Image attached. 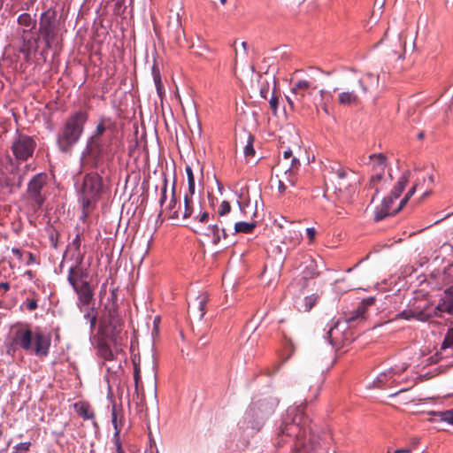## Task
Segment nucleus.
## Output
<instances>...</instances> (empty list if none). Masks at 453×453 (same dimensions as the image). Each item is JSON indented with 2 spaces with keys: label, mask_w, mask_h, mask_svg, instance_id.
Listing matches in <instances>:
<instances>
[{
  "label": "nucleus",
  "mask_w": 453,
  "mask_h": 453,
  "mask_svg": "<svg viewBox=\"0 0 453 453\" xmlns=\"http://www.w3.org/2000/svg\"><path fill=\"white\" fill-rule=\"evenodd\" d=\"M84 255H78L75 257V264L72 265L68 271V282L73 288L81 285L82 281H87L88 272L87 269L82 267Z\"/></svg>",
  "instance_id": "obj_11"
},
{
  "label": "nucleus",
  "mask_w": 453,
  "mask_h": 453,
  "mask_svg": "<svg viewBox=\"0 0 453 453\" xmlns=\"http://www.w3.org/2000/svg\"><path fill=\"white\" fill-rule=\"evenodd\" d=\"M113 441H114V445H115V450L112 453H125V451L122 448L121 442H120L119 436V437L113 436Z\"/></svg>",
  "instance_id": "obj_51"
},
{
  "label": "nucleus",
  "mask_w": 453,
  "mask_h": 453,
  "mask_svg": "<svg viewBox=\"0 0 453 453\" xmlns=\"http://www.w3.org/2000/svg\"><path fill=\"white\" fill-rule=\"evenodd\" d=\"M303 414L298 407H291L287 411V417L282 421L278 434L276 444L281 446L284 443V437L294 436L296 438L295 445L296 453H302L303 449H306V453H314L322 447L321 438L319 434H311L309 443L304 446L302 441V436L305 434V430L302 426Z\"/></svg>",
  "instance_id": "obj_1"
},
{
  "label": "nucleus",
  "mask_w": 453,
  "mask_h": 453,
  "mask_svg": "<svg viewBox=\"0 0 453 453\" xmlns=\"http://www.w3.org/2000/svg\"><path fill=\"white\" fill-rule=\"evenodd\" d=\"M300 166V161L298 158L292 157L289 161H279L277 167L279 170L293 171L297 173Z\"/></svg>",
  "instance_id": "obj_34"
},
{
  "label": "nucleus",
  "mask_w": 453,
  "mask_h": 453,
  "mask_svg": "<svg viewBox=\"0 0 453 453\" xmlns=\"http://www.w3.org/2000/svg\"><path fill=\"white\" fill-rule=\"evenodd\" d=\"M339 325H340L339 320L334 322V324L329 327V329L326 333V337H327L330 344H332L333 346L338 345L341 342V338H340L341 332L339 330Z\"/></svg>",
  "instance_id": "obj_29"
},
{
  "label": "nucleus",
  "mask_w": 453,
  "mask_h": 453,
  "mask_svg": "<svg viewBox=\"0 0 453 453\" xmlns=\"http://www.w3.org/2000/svg\"><path fill=\"white\" fill-rule=\"evenodd\" d=\"M123 418L124 414L121 406H118L114 403L111 408V423L114 427V437H119L120 434Z\"/></svg>",
  "instance_id": "obj_22"
},
{
  "label": "nucleus",
  "mask_w": 453,
  "mask_h": 453,
  "mask_svg": "<svg viewBox=\"0 0 453 453\" xmlns=\"http://www.w3.org/2000/svg\"><path fill=\"white\" fill-rule=\"evenodd\" d=\"M317 88L313 81L299 80L291 88V94L295 96V99L300 104L302 109L310 108L309 104L305 102L306 96H311Z\"/></svg>",
  "instance_id": "obj_10"
},
{
  "label": "nucleus",
  "mask_w": 453,
  "mask_h": 453,
  "mask_svg": "<svg viewBox=\"0 0 453 453\" xmlns=\"http://www.w3.org/2000/svg\"><path fill=\"white\" fill-rule=\"evenodd\" d=\"M385 3H386V0H375L374 1V10H373L372 15L375 14L376 9H378V11L380 13L385 5Z\"/></svg>",
  "instance_id": "obj_55"
},
{
  "label": "nucleus",
  "mask_w": 453,
  "mask_h": 453,
  "mask_svg": "<svg viewBox=\"0 0 453 453\" xmlns=\"http://www.w3.org/2000/svg\"><path fill=\"white\" fill-rule=\"evenodd\" d=\"M31 446L30 441L20 442L14 446L12 453H27Z\"/></svg>",
  "instance_id": "obj_43"
},
{
  "label": "nucleus",
  "mask_w": 453,
  "mask_h": 453,
  "mask_svg": "<svg viewBox=\"0 0 453 453\" xmlns=\"http://www.w3.org/2000/svg\"><path fill=\"white\" fill-rule=\"evenodd\" d=\"M175 185H173L172 193H171V199L168 203V204L163 209V211L166 212L168 214V218L171 219L178 220L180 219V205H179L178 210H175L176 206V197H175Z\"/></svg>",
  "instance_id": "obj_23"
},
{
  "label": "nucleus",
  "mask_w": 453,
  "mask_h": 453,
  "mask_svg": "<svg viewBox=\"0 0 453 453\" xmlns=\"http://www.w3.org/2000/svg\"><path fill=\"white\" fill-rule=\"evenodd\" d=\"M106 130V127L104 125V120L103 119L97 126H96V131L95 133L93 134V135L91 137H100V136H104V134Z\"/></svg>",
  "instance_id": "obj_47"
},
{
  "label": "nucleus",
  "mask_w": 453,
  "mask_h": 453,
  "mask_svg": "<svg viewBox=\"0 0 453 453\" xmlns=\"http://www.w3.org/2000/svg\"><path fill=\"white\" fill-rule=\"evenodd\" d=\"M288 188V185L285 183L284 180L278 179V190L280 193H284Z\"/></svg>",
  "instance_id": "obj_59"
},
{
  "label": "nucleus",
  "mask_w": 453,
  "mask_h": 453,
  "mask_svg": "<svg viewBox=\"0 0 453 453\" xmlns=\"http://www.w3.org/2000/svg\"><path fill=\"white\" fill-rule=\"evenodd\" d=\"M208 295L202 293L188 303V312L198 319H202L205 314V305L208 302Z\"/></svg>",
  "instance_id": "obj_17"
},
{
  "label": "nucleus",
  "mask_w": 453,
  "mask_h": 453,
  "mask_svg": "<svg viewBox=\"0 0 453 453\" xmlns=\"http://www.w3.org/2000/svg\"><path fill=\"white\" fill-rule=\"evenodd\" d=\"M407 367L408 366L406 365H403L399 368H390L380 373L377 376L376 380L373 381L374 386L377 388H383L396 383V376H399L402 372H403Z\"/></svg>",
  "instance_id": "obj_14"
},
{
  "label": "nucleus",
  "mask_w": 453,
  "mask_h": 453,
  "mask_svg": "<svg viewBox=\"0 0 453 453\" xmlns=\"http://www.w3.org/2000/svg\"><path fill=\"white\" fill-rule=\"evenodd\" d=\"M56 13L46 11L42 13L39 22L38 33L46 43L47 48H50L56 38Z\"/></svg>",
  "instance_id": "obj_6"
},
{
  "label": "nucleus",
  "mask_w": 453,
  "mask_h": 453,
  "mask_svg": "<svg viewBox=\"0 0 453 453\" xmlns=\"http://www.w3.org/2000/svg\"><path fill=\"white\" fill-rule=\"evenodd\" d=\"M293 157L292 150L290 149L287 150L283 153V158L280 159V161L288 162Z\"/></svg>",
  "instance_id": "obj_64"
},
{
  "label": "nucleus",
  "mask_w": 453,
  "mask_h": 453,
  "mask_svg": "<svg viewBox=\"0 0 453 453\" xmlns=\"http://www.w3.org/2000/svg\"><path fill=\"white\" fill-rule=\"evenodd\" d=\"M103 191L102 177L97 173H90L84 176L80 194L83 211H88L99 198Z\"/></svg>",
  "instance_id": "obj_4"
},
{
  "label": "nucleus",
  "mask_w": 453,
  "mask_h": 453,
  "mask_svg": "<svg viewBox=\"0 0 453 453\" xmlns=\"http://www.w3.org/2000/svg\"><path fill=\"white\" fill-rule=\"evenodd\" d=\"M88 116L85 111H78L70 115L57 137V143L62 152L69 153L79 142Z\"/></svg>",
  "instance_id": "obj_3"
},
{
  "label": "nucleus",
  "mask_w": 453,
  "mask_h": 453,
  "mask_svg": "<svg viewBox=\"0 0 453 453\" xmlns=\"http://www.w3.org/2000/svg\"><path fill=\"white\" fill-rule=\"evenodd\" d=\"M286 99L288 101V104L289 107L292 110H295L296 107L300 106V104L296 101L295 96H287Z\"/></svg>",
  "instance_id": "obj_53"
},
{
  "label": "nucleus",
  "mask_w": 453,
  "mask_h": 453,
  "mask_svg": "<svg viewBox=\"0 0 453 453\" xmlns=\"http://www.w3.org/2000/svg\"><path fill=\"white\" fill-rule=\"evenodd\" d=\"M195 213L194 203L188 194L184 196L183 210L180 209V218L187 219L191 218Z\"/></svg>",
  "instance_id": "obj_30"
},
{
  "label": "nucleus",
  "mask_w": 453,
  "mask_h": 453,
  "mask_svg": "<svg viewBox=\"0 0 453 453\" xmlns=\"http://www.w3.org/2000/svg\"><path fill=\"white\" fill-rule=\"evenodd\" d=\"M210 214L207 211H199L194 215V219L201 223H206L209 220Z\"/></svg>",
  "instance_id": "obj_48"
},
{
  "label": "nucleus",
  "mask_w": 453,
  "mask_h": 453,
  "mask_svg": "<svg viewBox=\"0 0 453 453\" xmlns=\"http://www.w3.org/2000/svg\"><path fill=\"white\" fill-rule=\"evenodd\" d=\"M273 94H274V91L273 92ZM269 104L271 109L273 111L274 113H276V111L278 109V98L274 95L272 96Z\"/></svg>",
  "instance_id": "obj_54"
},
{
  "label": "nucleus",
  "mask_w": 453,
  "mask_h": 453,
  "mask_svg": "<svg viewBox=\"0 0 453 453\" xmlns=\"http://www.w3.org/2000/svg\"><path fill=\"white\" fill-rule=\"evenodd\" d=\"M338 102L342 105L357 104L358 96L354 91H343L339 94Z\"/></svg>",
  "instance_id": "obj_32"
},
{
  "label": "nucleus",
  "mask_w": 453,
  "mask_h": 453,
  "mask_svg": "<svg viewBox=\"0 0 453 453\" xmlns=\"http://www.w3.org/2000/svg\"><path fill=\"white\" fill-rule=\"evenodd\" d=\"M254 137L251 134L248 135V142L244 147L243 152L247 158L252 157L255 155V150L253 147Z\"/></svg>",
  "instance_id": "obj_40"
},
{
  "label": "nucleus",
  "mask_w": 453,
  "mask_h": 453,
  "mask_svg": "<svg viewBox=\"0 0 453 453\" xmlns=\"http://www.w3.org/2000/svg\"><path fill=\"white\" fill-rule=\"evenodd\" d=\"M453 345V328L449 327L446 337L441 344V349H446Z\"/></svg>",
  "instance_id": "obj_41"
},
{
  "label": "nucleus",
  "mask_w": 453,
  "mask_h": 453,
  "mask_svg": "<svg viewBox=\"0 0 453 453\" xmlns=\"http://www.w3.org/2000/svg\"><path fill=\"white\" fill-rule=\"evenodd\" d=\"M445 296L441 299L436 306L435 315L441 317V313L446 312L449 315L453 313V287L448 288L444 292Z\"/></svg>",
  "instance_id": "obj_20"
},
{
  "label": "nucleus",
  "mask_w": 453,
  "mask_h": 453,
  "mask_svg": "<svg viewBox=\"0 0 453 453\" xmlns=\"http://www.w3.org/2000/svg\"><path fill=\"white\" fill-rule=\"evenodd\" d=\"M392 52L394 54H399L400 51L405 49V41L403 38L402 34H397L394 36L392 41Z\"/></svg>",
  "instance_id": "obj_37"
},
{
  "label": "nucleus",
  "mask_w": 453,
  "mask_h": 453,
  "mask_svg": "<svg viewBox=\"0 0 453 453\" xmlns=\"http://www.w3.org/2000/svg\"><path fill=\"white\" fill-rule=\"evenodd\" d=\"M434 184V177L429 173H421L417 177L414 185L405 195L404 198L401 201V206H403L407 201L412 196L417 190H421L424 186L426 188L424 190L421 198H425L431 193V188Z\"/></svg>",
  "instance_id": "obj_12"
},
{
  "label": "nucleus",
  "mask_w": 453,
  "mask_h": 453,
  "mask_svg": "<svg viewBox=\"0 0 453 453\" xmlns=\"http://www.w3.org/2000/svg\"><path fill=\"white\" fill-rule=\"evenodd\" d=\"M36 142L33 137L27 134H18L12 142V150L19 160H27L32 157Z\"/></svg>",
  "instance_id": "obj_7"
},
{
  "label": "nucleus",
  "mask_w": 453,
  "mask_h": 453,
  "mask_svg": "<svg viewBox=\"0 0 453 453\" xmlns=\"http://www.w3.org/2000/svg\"><path fill=\"white\" fill-rule=\"evenodd\" d=\"M231 211V205L227 201H223L219 209H218V215L219 218H222L228 214Z\"/></svg>",
  "instance_id": "obj_42"
},
{
  "label": "nucleus",
  "mask_w": 453,
  "mask_h": 453,
  "mask_svg": "<svg viewBox=\"0 0 453 453\" xmlns=\"http://www.w3.org/2000/svg\"><path fill=\"white\" fill-rule=\"evenodd\" d=\"M373 172L384 173L387 166V157L383 154H372L369 157Z\"/></svg>",
  "instance_id": "obj_24"
},
{
  "label": "nucleus",
  "mask_w": 453,
  "mask_h": 453,
  "mask_svg": "<svg viewBox=\"0 0 453 453\" xmlns=\"http://www.w3.org/2000/svg\"><path fill=\"white\" fill-rule=\"evenodd\" d=\"M74 409L83 419H93L95 417L92 407L85 402H79L74 404Z\"/></svg>",
  "instance_id": "obj_27"
},
{
  "label": "nucleus",
  "mask_w": 453,
  "mask_h": 453,
  "mask_svg": "<svg viewBox=\"0 0 453 453\" xmlns=\"http://www.w3.org/2000/svg\"><path fill=\"white\" fill-rule=\"evenodd\" d=\"M375 302L374 297H369L366 299H363L362 302L359 303L357 308L352 311L349 316L345 318V324L348 325H354V324H359L360 322L365 321V312L367 311V308L371 305H372Z\"/></svg>",
  "instance_id": "obj_15"
},
{
  "label": "nucleus",
  "mask_w": 453,
  "mask_h": 453,
  "mask_svg": "<svg viewBox=\"0 0 453 453\" xmlns=\"http://www.w3.org/2000/svg\"><path fill=\"white\" fill-rule=\"evenodd\" d=\"M122 320L118 315L116 310L112 309L109 311V319L107 321V326L105 331L107 334H111V337L117 341L119 334L121 333Z\"/></svg>",
  "instance_id": "obj_18"
},
{
  "label": "nucleus",
  "mask_w": 453,
  "mask_h": 453,
  "mask_svg": "<svg viewBox=\"0 0 453 453\" xmlns=\"http://www.w3.org/2000/svg\"><path fill=\"white\" fill-rule=\"evenodd\" d=\"M186 173H187V177H188V183L195 182L194 173H193V171L190 166L186 167Z\"/></svg>",
  "instance_id": "obj_60"
},
{
  "label": "nucleus",
  "mask_w": 453,
  "mask_h": 453,
  "mask_svg": "<svg viewBox=\"0 0 453 453\" xmlns=\"http://www.w3.org/2000/svg\"><path fill=\"white\" fill-rule=\"evenodd\" d=\"M256 226H257V223L255 221H252V222L239 221V222L234 223V232L235 233L250 234L254 230Z\"/></svg>",
  "instance_id": "obj_35"
},
{
  "label": "nucleus",
  "mask_w": 453,
  "mask_h": 453,
  "mask_svg": "<svg viewBox=\"0 0 453 453\" xmlns=\"http://www.w3.org/2000/svg\"><path fill=\"white\" fill-rule=\"evenodd\" d=\"M329 180L334 186L335 192L340 195L354 192L352 180L347 170L340 165L331 166Z\"/></svg>",
  "instance_id": "obj_5"
},
{
  "label": "nucleus",
  "mask_w": 453,
  "mask_h": 453,
  "mask_svg": "<svg viewBox=\"0 0 453 453\" xmlns=\"http://www.w3.org/2000/svg\"><path fill=\"white\" fill-rule=\"evenodd\" d=\"M152 75H153V79H154V82L156 85L157 94L160 96L163 92L164 86L162 83L159 69L155 64L152 66Z\"/></svg>",
  "instance_id": "obj_39"
},
{
  "label": "nucleus",
  "mask_w": 453,
  "mask_h": 453,
  "mask_svg": "<svg viewBox=\"0 0 453 453\" xmlns=\"http://www.w3.org/2000/svg\"><path fill=\"white\" fill-rule=\"evenodd\" d=\"M319 96H320L321 101L327 100L332 97L331 94L325 89L319 90Z\"/></svg>",
  "instance_id": "obj_62"
},
{
  "label": "nucleus",
  "mask_w": 453,
  "mask_h": 453,
  "mask_svg": "<svg viewBox=\"0 0 453 453\" xmlns=\"http://www.w3.org/2000/svg\"><path fill=\"white\" fill-rule=\"evenodd\" d=\"M384 175V173H380V172H374V174L372 175L371 179H370V187L371 188H374L375 187V183L380 181L382 177Z\"/></svg>",
  "instance_id": "obj_50"
},
{
  "label": "nucleus",
  "mask_w": 453,
  "mask_h": 453,
  "mask_svg": "<svg viewBox=\"0 0 453 453\" xmlns=\"http://www.w3.org/2000/svg\"><path fill=\"white\" fill-rule=\"evenodd\" d=\"M134 380L135 385V391L137 392L139 389V383L141 380V370L139 365L134 361Z\"/></svg>",
  "instance_id": "obj_44"
},
{
  "label": "nucleus",
  "mask_w": 453,
  "mask_h": 453,
  "mask_svg": "<svg viewBox=\"0 0 453 453\" xmlns=\"http://www.w3.org/2000/svg\"><path fill=\"white\" fill-rule=\"evenodd\" d=\"M109 140L104 136L90 137L88 141L86 150L88 156L95 160H99L107 152Z\"/></svg>",
  "instance_id": "obj_13"
},
{
  "label": "nucleus",
  "mask_w": 453,
  "mask_h": 453,
  "mask_svg": "<svg viewBox=\"0 0 453 453\" xmlns=\"http://www.w3.org/2000/svg\"><path fill=\"white\" fill-rule=\"evenodd\" d=\"M51 338L40 329L35 333L28 324L20 325L13 333L8 354H14L19 349L26 352H34L37 357H47L50 347Z\"/></svg>",
  "instance_id": "obj_2"
},
{
  "label": "nucleus",
  "mask_w": 453,
  "mask_h": 453,
  "mask_svg": "<svg viewBox=\"0 0 453 453\" xmlns=\"http://www.w3.org/2000/svg\"><path fill=\"white\" fill-rule=\"evenodd\" d=\"M276 178L284 180L287 185L294 187L296 182V173L293 171L279 170L276 166Z\"/></svg>",
  "instance_id": "obj_31"
},
{
  "label": "nucleus",
  "mask_w": 453,
  "mask_h": 453,
  "mask_svg": "<svg viewBox=\"0 0 453 453\" xmlns=\"http://www.w3.org/2000/svg\"><path fill=\"white\" fill-rule=\"evenodd\" d=\"M18 23H19V25L28 28V29L24 28L22 31V33H23L22 39L25 42L26 41L25 36H24L25 34L27 32L32 31L35 27L36 20L32 19V17L29 13L24 12V13H21L18 17Z\"/></svg>",
  "instance_id": "obj_26"
},
{
  "label": "nucleus",
  "mask_w": 453,
  "mask_h": 453,
  "mask_svg": "<svg viewBox=\"0 0 453 453\" xmlns=\"http://www.w3.org/2000/svg\"><path fill=\"white\" fill-rule=\"evenodd\" d=\"M365 80L360 79L358 81L359 87L361 88L362 94L364 95H365L369 90L368 86L365 84V81L372 85H377L379 82V75L373 74L372 73H367L365 76Z\"/></svg>",
  "instance_id": "obj_33"
},
{
  "label": "nucleus",
  "mask_w": 453,
  "mask_h": 453,
  "mask_svg": "<svg viewBox=\"0 0 453 453\" xmlns=\"http://www.w3.org/2000/svg\"><path fill=\"white\" fill-rule=\"evenodd\" d=\"M268 94H269V83H267L266 85H262L261 88H260V96L266 99L267 96H268Z\"/></svg>",
  "instance_id": "obj_58"
},
{
  "label": "nucleus",
  "mask_w": 453,
  "mask_h": 453,
  "mask_svg": "<svg viewBox=\"0 0 453 453\" xmlns=\"http://www.w3.org/2000/svg\"><path fill=\"white\" fill-rule=\"evenodd\" d=\"M414 315V319L420 321H426L429 319V316L424 311H415Z\"/></svg>",
  "instance_id": "obj_56"
},
{
  "label": "nucleus",
  "mask_w": 453,
  "mask_h": 453,
  "mask_svg": "<svg viewBox=\"0 0 453 453\" xmlns=\"http://www.w3.org/2000/svg\"><path fill=\"white\" fill-rule=\"evenodd\" d=\"M98 353L105 360L114 359V353L111 349L110 346L106 342H99Z\"/></svg>",
  "instance_id": "obj_38"
},
{
  "label": "nucleus",
  "mask_w": 453,
  "mask_h": 453,
  "mask_svg": "<svg viewBox=\"0 0 453 453\" xmlns=\"http://www.w3.org/2000/svg\"><path fill=\"white\" fill-rule=\"evenodd\" d=\"M306 233H307V236H308L310 242H313L315 235H316L315 229L313 227H309L306 229Z\"/></svg>",
  "instance_id": "obj_63"
},
{
  "label": "nucleus",
  "mask_w": 453,
  "mask_h": 453,
  "mask_svg": "<svg viewBox=\"0 0 453 453\" xmlns=\"http://www.w3.org/2000/svg\"><path fill=\"white\" fill-rule=\"evenodd\" d=\"M84 317L89 320L90 323V328L93 329L96 324V315L92 314L91 312L88 311Z\"/></svg>",
  "instance_id": "obj_52"
},
{
  "label": "nucleus",
  "mask_w": 453,
  "mask_h": 453,
  "mask_svg": "<svg viewBox=\"0 0 453 453\" xmlns=\"http://www.w3.org/2000/svg\"><path fill=\"white\" fill-rule=\"evenodd\" d=\"M429 421L436 424L437 430H446L450 425H453V410L444 411H432Z\"/></svg>",
  "instance_id": "obj_16"
},
{
  "label": "nucleus",
  "mask_w": 453,
  "mask_h": 453,
  "mask_svg": "<svg viewBox=\"0 0 453 453\" xmlns=\"http://www.w3.org/2000/svg\"><path fill=\"white\" fill-rule=\"evenodd\" d=\"M48 176L46 173H41L35 175L27 185V196L32 200L37 208H40L44 201L45 195L42 189L47 184Z\"/></svg>",
  "instance_id": "obj_8"
},
{
  "label": "nucleus",
  "mask_w": 453,
  "mask_h": 453,
  "mask_svg": "<svg viewBox=\"0 0 453 453\" xmlns=\"http://www.w3.org/2000/svg\"><path fill=\"white\" fill-rule=\"evenodd\" d=\"M275 410V403L273 402H268L266 400H259L252 403L248 411H246V417L249 419H254L257 425L260 424Z\"/></svg>",
  "instance_id": "obj_9"
},
{
  "label": "nucleus",
  "mask_w": 453,
  "mask_h": 453,
  "mask_svg": "<svg viewBox=\"0 0 453 453\" xmlns=\"http://www.w3.org/2000/svg\"><path fill=\"white\" fill-rule=\"evenodd\" d=\"M414 313H415V311H411V310L403 311V312H401L400 317L404 319L409 320V319H414V317H415Z\"/></svg>",
  "instance_id": "obj_57"
},
{
  "label": "nucleus",
  "mask_w": 453,
  "mask_h": 453,
  "mask_svg": "<svg viewBox=\"0 0 453 453\" xmlns=\"http://www.w3.org/2000/svg\"><path fill=\"white\" fill-rule=\"evenodd\" d=\"M411 172L405 171L399 178L396 185L395 186L389 196H392L394 200L398 198L402 192L404 190L406 185L408 184Z\"/></svg>",
  "instance_id": "obj_25"
},
{
  "label": "nucleus",
  "mask_w": 453,
  "mask_h": 453,
  "mask_svg": "<svg viewBox=\"0 0 453 453\" xmlns=\"http://www.w3.org/2000/svg\"><path fill=\"white\" fill-rule=\"evenodd\" d=\"M22 306H26V308L29 311H35L38 307L37 300L33 299H27L23 303Z\"/></svg>",
  "instance_id": "obj_49"
},
{
  "label": "nucleus",
  "mask_w": 453,
  "mask_h": 453,
  "mask_svg": "<svg viewBox=\"0 0 453 453\" xmlns=\"http://www.w3.org/2000/svg\"><path fill=\"white\" fill-rule=\"evenodd\" d=\"M81 234H77L73 242L67 246V250L73 251V257L75 260V257L78 255H84L81 252Z\"/></svg>",
  "instance_id": "obj_36"
},
{
  "label": "nucleus",
  "mask_w": 453,
  "mask_h": 453,
  "mask_svg": "<svg viewBox=\"0 0 453 453\" xmlns=\"http://www.w3.org/2000/svg\"><path fill=\"white\" fill-rule=\"evenodd\" d=\"M304 311H309L317 302V296H310L304 298Z\"/></svg>",
  "instance_id": "obj_46"
},
{
  "label": "nucleus",
  "mask_w": 453,
  "mask_h": 453,
  "mask_svg": "<svg viewBox=\"0 0 453 453\" xmlns=\"http://www.w3.org/2000/svg\"><path fill=\"white\" fill-rule=\"evenodd\" d=\"M329 101H330V99L324 100V101L320 102V107H321L322 111L325 112V114H326V115L330 114L329 109L327 106V104L329 103Z\"/></svg>",
  "instance_id": "obj_61"
},
{
  "label": "nucleus",
  "mask_w": 453,
  "mask_h": 453,
  "mask_svg": "<svg viewBox=\"0 0 453 453\" xmlns=\"http://www.w3.org/2000/svg\"><path fill=\"white\" fill-rule=\"evenodd\" d=\"M73 289L78 295L79 304L81 307L90 304L94 296V293L88 281H82L81 285L73 288Z\"/></svg>",
  "instance_id": "obj_21"
},
{
  "label": "nucleus",
  "mask_w": 453,
  "mask_h": 453,
  "mask_svg": "<svg viewBox=\"0 0 453 453\" xmlns=\"http://www.w3.org/2000/svg\"><path fill=\"white\" fill-rule=\"evenodd\" d=\"M393 202H394V199L392 196L385 197L382 200L380 205L378 206L375 210V213H374V220L375 221L382 220L386 217H388L389 215H393L402 209L403 206H401V203H400L397 209L391 211V204L393 203Z\"/></svg>",
  "instance_id": "obj_19"
},
{
  "label": "nucleus",
  "mask_w": 453,
  "mask_h": 453,
  "mask_svg": "<svg viewBox=\"0 0 453 453\" xmlns=\"http://www.w3.org/2000/svg\"><path fill=\"white\" fill-rule=\"evenodd\" d=\"M207 230L208 233L206 234L211 237L213 244H218L220 242L221 234L224 239L227 236L225 227H219L217 224L209 226Z\"/></svg>",
  "instance_id": "obj_28"
},
{
  "label": "nucleus",
  "mask_w": 453,
  "mask_h": 453,
  "mask_svg": "<svg viewBox=\"0 0 453 453\" xmlns=\"http://www.w3.org/2000/svg\"><path fill=\"white\" fill-rule=\"evenodd\" d=\"M167 179L165 177L163 180V186L161 188V196L159 199V204L161 207L164 206L166 201V193H167Z\"/></svg>",
  "instance_id": "obj_45"
}]
</instances>
